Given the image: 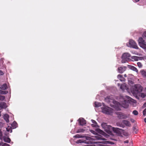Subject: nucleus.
Masks as SVG:
<instances>
[{
    "mask_svg": "<svg viewBox=\"0 0 146 146\" xmlns=\"http://www.w3.org/2000/svg\"><path fill=\"white\" fill-rule=\"evenodd\" d=\"M112 97H107L105 99V100L107 102H112L113 104H111V106L114 108L115 109L118 110H120V108L121 106L124 108H126L128 107V102L129 101H133V100L131 98L127 96H126L125 97L121 96L119 99L120 103L117 102L115 100L111 99Z\"/></svg>",
    "mask_w": 146,
    "mask_h": 146,
    "instance_id": "f257e3e1",
    "label": "nucleus"
},
{
    "mask_svg": "<svg viewBox=\"0 0 146 146\" xmlns=\"http://www.w3.org/2000/svg\"><path fill=\"white\" fill-rule=\"evenodd\" d=\"M133 90L131 91L132 94L137 99H139L138 95H140V93L142 91L143 87L140 84H137L133 86Z\"/></svg>",
    "mask_w": 146,
    "mask_h": 146,
    "instance_id": "f03ea898",
    "label": "nucleus"
},
{
    "mask_svg": "<svg viewBox=\"0 0 146 146\" xmlns=\"http://www.w3.org/2000/svg\"><path fill=\"white\" fill-rule=\"evenodd\" d=\"M101 126L104 130L109 134L112 135V131H113L115 133H117L118 129L117 128L112 127L110 125H107L106 123H103L101 124Z\"/></svg>",
    "mask_w": 146,
    "mask_h": 146,
    "instance_id": "7ed1b4c3",
    "label": "nucleus"
},
{
    "mask_svg": "<svg viewBox=\"0 0 146 146\" xmlns=\"http://www.w3.org/2000/svg\"><path fill=\"white\" fill-rule=\"evenodd\" d=\"M8 133L5 132L4 134L2 133L1 130L0 129V139L1 140H3L5 142L9 143L11 140L8 137Z\"/></svg>",
    "mask_w": 146,
    "mask_h": 146,
    "instance_id": "20e7f679",
    "label": "nucleus"
},
{
    "mask_svg": "<svg viewBox=\"0 0 146 146\" xmlns=\"http://www.w3.org/2000/svg\"><path fill=\"white\" fill-rule=\"evenodd\" d=\"M102 112L107 114H110L113 112V110L107 106H105L104 107L102 108Z\"/></svg>",
    "mask_w": 146,
    "mask_h": 146,
    "instance_id": "39448f33",
    "label": "nucleus"
},
{
    "mask_svg": "<svg viewBox=\"0 0 146 146\" xmlns=\"http://www.w3.org/2000/svg\"><path fill=\"white\" fill-rule=\"evenodd\" d=\"M127 46L130 47H132L135 49H138V47L134 41L132 40H130L129 42L126 44Z\"/></svg>",
    "mask_w": 146,
    "mask_h": 146,
    "instance_id": "423d86ee",
    "label": "nucleus"
},
{
    "mask_svg": "<svg viewBox=\"0 0 146 146\" xmlns=\"http://www.w3.org/2000/svg\"><path fill=\"white\" fill-rule=\"evenodd\" d=\"M138 43L140 46L146 50V44L144 40L141 37H140L138 40Z\"/></svg>",
    "mask_w": 146,
    "mask_h": 146,
    "instance_id": "0eeeda50",
    "label": "nucleus"
},
{
    "mask_svg": "<svg viewBox=\"0 0 146 146\" xmlns=\"http://www.w3.org/2000/svg\"><path fill=\"white\" fill-rule=\"evenodd\" d=\"M130 54L127 53H124L122 56V63H125L127 60V59L130 56Z\"/></svg>",
    "mask_w": 146,
    "mask_h": 146,
    "instance_id": "6e6552de",
    "label": "nucleus"
},
{
    "mask_svg": "<svg viewBox=\"0 0 146 146\" xmlns=\"http://www.w3.org/2000/svg\"><path fill=\"white\" fill-rule=\"evenodd\" d=\"M117 115L118 117L121 119H125L129 116V114H125L121 113H119Z\"/></svg>",
    "mask_w": 146,
    "mask_h": 146,
    "instance_id": "1a4fd4ad",
    "label": "nucleus"
},
{
    "mask_svg": "<svg viewBox=\"0 0 146 146\" xmlns=\"http://www.w3.org/2000/svg\"><path fill=\"white\" fill-rule=\"evenodd\" d=\"M117 129H118V131L117 133H116L118 135H120L122 133L124 135L127 136L129 135V133L127 132L124 131L122 129H119V128H117Z\"/></svg>",
    "mask_w": 146,
    "mask_h": 146,
    "instance_id": "9d476101",
    "label": "nucleus"
},
{
    "mask_svg": "<svg viewBox=\"0 0 146 146\" xmlns=\"http://www.w3.org/2000/svg\"><path fill=\"white\" fill-rule=\"evenodd\" d=\"M127 67L125 66H121L118 68L117 71L120 73H122L126 70Z\"/></svg>",
    "mask_w": 146,
    "mask_h": 146,
    "instance_id": "9b49d317",
    "label": "nucleus"
},
{
    "mask_svg": "<svg viewBox=\"0 0 146 146\" xmlns=\"http://www.w3.org/2000/svg\"><path fill=\"white\" fill-rule=\"evenodd\" d=\"M96 131L98 133L100 134L103 135L104 136L106 137V138H108L109 135L104 132L103 131L100 129H97L96 130Z\"/></svg>",
    "mask_w": 146,
    "mask_h": 146,
    "instance_id": "f8f14e48",
    "label": "nucleus"
},
{
    "mask_svg": "<svg viewBox=\"0 0 146 146\" xmlns=\"http://www.w3.org/2000/svg\"><path fill=\"white\" fill-rule=\"evenodd\" d=\"M7 107V105L5 102H0V110H1L3 109H5Z\"/></svg>",
    "mask_w": 146,
    "mask_h": 146,
    "instance_id": "ddd939ff",
    "label": "nucleus"
},
{
    "mask_svg": "<svg viewBox=\"0 0 146 146\" xmlns=\"http://www.w3.org/2000/svg\"><path fill=\"white\" fill-rule=\"evenodd\" d=\"M78 121L80 125H83L86 124V121L82 118H80L78 119Z\"/></svg>",
    "mask_w": 146,
    "mask_h": 146,
    "instance_id": "4468645a",
    "label": "nucleus"
},
{
    "mask_svg": "<svg viewBox=\"0 0 146 146\" xmlns=\"http://www.w3.org/2000/svg\"><path fill=\"white\" fill-rule=\"evenodd\" d=\"M127 66L128 68L136 72L137 73H138V70H137V68L134 66L130 65H128Z\"/></svg>",
    "mask_w": 146,
    "mask_h": 146,
    "instance_id": "2eb2a0df",
    "label": "nucleus"
},
{
    "mask_svg": "<svg viewBox=\"0 0 146 146\" xmlns=\"http://www.w3.org/2000/svg\"><path fill=\"white\" fill-rule=\"evenodd\" d=\"M142 57L135 56H132L131 57V59L133 60L134 61H138L139 60H141L142 59Z\"/></svg>",
    "mask_w": 146,
    "mask_h": 146,
    "instance_id": "dca6fc26",
    "label": "nucleus"
},
{
    "mask_svg": "<svg viewBox=\"0 0 146 146\" xmlns=\"http://www.w3.org/2000/svg\"><path fill=\"white\" fill-rule=\"evenodd\" d=\"M120 88L123 90H127L128 89L126 85L125 84H123L121 85L120 87Z\"/></svg>",
    "mask_w": 146,
    "mask_h": 146,
    "instance_id": "f3484780",
    "label": "nucleus"
},
{
    "mask_svg": "<svg viewBox=\"0 0 146 146\" xmlns=\"http://www.w3.org/2000/svg\"><path fill=\"white\" fill-rule=\"evenodd\" d=\"M122 123L127 126L128 127H130L131 126V124L130 122L127 120H124L123 121Z\"/></svg>",
    "mask_w": 146,
    "mask_h": 146,
    "instance_id": "a211bd4d",
    "label": "nucleus"
},
{
    "mask_svg": "<svg viewBox=\"0 0 146 146\" xmlns=\"http://www.w3.org/2000/svg\"><path fill=\"white\" fill-rule=\"evenodd\" d=\"M117 78L120 80L121 81H123L125 80V79L123 77L122 75L119 74L117 76Z\"/></svg>",
    "mask_w": 146,
    "mask_h": 146,
    "instance_id": "6ab92c4d",
    "label": "nucleus"
},
{
    "mask_svg": "<svg viewBox=\"0 0 146 146\" xmlns=\"http://www.w3.org/2000/svg\"><path fill=\"white\" fill-rule=\"evenodd\" d=\"M95 137L96 139L99 140H106V139L102 137L100 135H97L95 136Z\"/></svg>",
    "mask_w": 146,
    "mask_h": 146,
    "instance_id": "aec40b11",
    "label": "nucleus"
},
{
    "mask_svg": "<svg viewBox=\"0 0 146 146\" xmlns=\"http://www.w3.org/2000/svg\"><path fill=\"white\" fill-rule=\"evenodd\" d=\"M3 117L4 119L7 122H9V115L8 114H6L4 115Z\"/></svg>",
    "mask_w": 146,
    "mask_h": 146,
    "instance_id": "412c9836",
    "label": "nucleus"
},
{
    "mask_svg": "<svg viewBox=\"0 0 146 146\" xmlns=\"http://www.w3.org/2000/svg\"><path fill=\"white\" fill-rule=\"evenodd\" d=\"M91 121L93 123V124H92V126L93 127H96L97 126L96 122L93 120H92Z\"/></svg>",
    "mask_w": 146,
    "mask_h": 146,
    "instance_id": "4be33fe9",
    "label": "nucleus"
},
{
    "mask_svg": "<svg viewBox=\"0 0 146 146\" xmlns=\"http://www.w3.org/2000/svg\"><path fill=\"white\" fill-rule=\"evenodd\" d=\"M102 106L101 104L100 103H99L97 102H95L94 103V106L96 107H99Z\"/></svg>",
    "mask_w": 146,
    "mask_h": 146,
    "instance_id": "5701e85b",
    "label": "nucleus"
},
{
    "mask_svg": "<svg viewBox=\"0 0 146 146\" xmlns=\"http://www.w3.org/2000/svg\"><path fill=\"white\" fill-rule=\"evenodd\" d=\"M1 88L3 90H5L7 89V86L5 84H4L1 87Z\"/></svg>",
    "mask_w": 146,
    "mask_h": 146,
    "instance_id": "b1692460",
    "label": "nucleus"
},
{
    "mask_svg": "<svg viewBox=\"0 0 146 146\" xmlns=\"http://www.w3.org/2000/svg\"><path fill=\"white\" fill-rule=\"evenodd\" d=\"M17 124L15 121H14L11 124L12 127L13 129L17 127Z\"/></svg>",
    "mask_w": 146,
    "mask_h": 146,
    "instance_id": "393cba45",
    "label": "nucleus"
},
{
    "mask_svg": "<svg viewBox=\"0 0 146 146\" xmlns=\"http://www.w3.org/2000/svg\"><path fill=\"white\" fill-rule=\"evenodd\" d=\"M146 96V94L144 93H140V95H138V96L141 97L142 98H144Z\"/></svg>",
    "mask_w": 146,
    "mask_h": 146,
    "instance_id": "a878e982",
    "label": "nucleus"
},
{
    "mask_svg": "<svg viewBox=\"0 0 146 146\" xmlns=\"http://www.w3.org/2000/svg\"><path fill=\"white\" fill-rule=\"evenodd\" d=\"M140 72L143 77H146V72L145 71L143 70H141V71Z\"/></svg>",
    "mask_w": 146,
    "mask_h": 146,
    "instance_id": "bb28decb",
    "label": "nucleus"
},
{
    "mask_svg": "<svg viewBox=\"0 0 146 146\" xmlns=\"http://www.w3.org/2000/svg\"><path fill=\"white\" fill-rule=\"evenodd\" d=\"M85 137V136H83V135H80L79 134H77V135H76L74 136V137H75V138H84Z\"/></svg>",
    "mask_w": 146,
    "mask_h": 146,
    "instance_id": "cd10ccee",
    "label": "nucleus"
},
{
    "mask_svg": "<svg viewBox=\"0 0 146 146\" xmlns=\"http://www.w3.org/2000/svg\"><path fill=\"white\" fill-rule=\"evenodd\" d=\"M84 131V130L81 129H78L76 132V133H83Z\"/></svg>",
    "mask_w": 146,
    "mask_h": 146,
    "instance_id": "c85d7f7f",
    "label": "nucleus"
},
{
    "mask_svg": "<svg viewBox=\"0 0 146 146\" xmlns=\"http://www.w3.org/2000/svg\"><path fill=\"white\" fill-rule=\"evenodd\" d=\"M6 129L8 132H9L10 131V132L11 133L12 132V130H11V127L8 126L6 128Z\"/></svg>",
    "mask_w": 146,
    "mask_h": 146,
    "instance_id": "c756f323",
    "label": "nucleus"
},
{
    "mask_svg": "<svg viewBox=\"0 0 146 146\" xmlns=\"http://www.w3.org/2000/svg\"><path fill=\"white\" fill-rule=\"evenodd\" d=\"M104 143L105 144H113V143L112 142L109 141H104Z\"/></svg>",
    "mask_w": 146,
    "mask_h": 146,
    "instance_id": "7c9ffc66",
    "label": "nucleus"
},
{
    "mask_svg": "<svg viewBox=\"0 0 146 146\" xmlns=\"http://www.w3.org/2000/svg\"><path fill=\"white\" fill-rule=\"evenodd\" d=\"M117 126H120V127H124V125L122 124V123H117Z\"/></svg>",
    "mask_w": 146,
    "mask_h": 146,
    "instance_id": "2f4dec72",
    "label": "nucleus"
},
{
    "mask_svg": "<svg viewBox=\"0 0 146 146\" xmlns=\"http://www.w3.org/2000/svg\"><path fill=\"white\" fill-rule=\"evenodd\" d=\"M137 64L139 68H141L142 66V65L141 63L140 62H138L137 63Z\"/></svg>",
    "mask_w": 146,
    "mask_h": 146,
    "instance_id": "473e14b6",
    "label": "nucleus"
},
{
    "mask_svg": "<svg viewBox=\"0 0 146 146\" xmlns=\"http://www.w3.org/2000/svg\"><path fill=\"white\" fill-rule=\"evenodd\" d=\"M5 98V97L4 96H0V100L2 101Z\"/></svg>",
    "mask_w": 146,
    "mask_h": 146,
    "instance_id": "72a5a7b5",
    "label": "nucleus"
},
{
    "mask_svg": "<svg viewBox=\"0 0 146 146\" xmlns=\"http://www.w3.org/2000/svg\"><path fill=\"white\" fill-rule=\"evenodd\" d=\"M8 92L7 91H1L0 92V93L1 94H5L7 93Z\"/></svg>",
    "mask_w": 146,
    "mask_h": 146,
    "instance_id": "f704fd0d",
    "label": "nucleus"
},
{
    "mask_svg": "<svg viewBox=\"0 0 146 146\" xmlns=\"http://www.w3.org/2000/svg\"><path fill=\"white\" fill-rule=\"evenodd\" d=\"M133 113L134 115H137L138 114V112L137 111H136V110H134L133 111Z\"/></svg>",
    "mask_w": 146,
    "mask_h": 146,
    "instance_id": "c9c22d12",
    "label": "nucleus"
},
{
    "mask_svg": "<svg viewBox=\"0 0 146 146\" xmlns=\"http://www.w3.org/2000/svg\"><path fill=\"white\" fill-rule=\"evenodd\" d=\"M82 141L80 139L77 140L76 141V143H81L82 142Z\"/></svg>",
    "mask_w": 146,
    "mask_h": 146,
    "instance_id": "e433bc0d",
    "label": "nucleus"
},
{
    "mask_svg": "<svg viewBox=\"0 0 146 146\" xmlns=\"http://www.w3.org/2000/svg\"><path fill=\"white\" fill-rule=\"evenodd\" d=\"M143 114L145 116L146 115V108H145L143 111Z\"/></svg>",
    "mask_w": 146,
    "mask_h": 146,
    "instance_id": "4c0bfd02",
    "label": "nucleus"
},
{
    "mask_svg": "<svg viewBox=\"0 0 146 146\" xmlns=\"http://www.w3.org/2000/svg\"><path fill=\"white\" fill-rule=\"evenodd\" d=\"M9 145L8 144L6 143H3L2 145V146H9Z\"/></svg>",
    "mask_w": 146,
    "mask_h": 146,
    "instance_id": "58836bf2",
    "label": "nucleus"
},
{
    "mask_svg": "<svg viewBox=\"0 0 146 146\" xmlns=\"http://www.w3.org/2000/svg\"><path fill=\"white\" fill-rule=\"evenodd\" d=\"M90 132L92 133H93L94 134H96V132L92 130H90Z\"/></svg>",
    "mask_w": 146,
    "mask_h": 146,
    "instance_id": "ea45409f",
    "label": "nucleus"
},
{
    "mask_svg": "<svg viewBox=\"0 0 146 146\" xmlns=\"http://www.w3.org/2000/svg\"><path fill=\"white\" fill-rule=\"evenodd\" d=\"M4 73L1 70H0V75H2Z\"/></svg>",
    "mask_w": 146,
    "mask_h": 146,
    "instance_id": "a19ab883",
    "label": "nucleus"
},
{
    "mask_svg": "<svg viewBox=\"0 0 146 146\" xmlns=\"http://www.w3.org/2000/svg\"><path fill=\"white\" fill-rule=\"evenodd\" d=\"M129 84H133V82L130 80H129Z\"/></svg>",
    "mask_w": 146,
    "mask_h": 146,
    "instance_id": "79ce46f5",
    "label": "nucleus"
},
{
    "mask_svg": "<svg viewBox=\"0 0 146 146\" xmlns=\"http://www.w3.org/2000/svg\"><path fill=\"white\" fill-rule=\"evenodd\" d=\"M143 107L145 108L146 107V103H145L143 105Z\"/></svg>",
    "mask_w": 146,
    "mask_h": 146,
    "instance_id": "37998d69",
    "label": "nucleus"
},
{
    "mask_svg": "<svg viewBox=\"0 0 146 146\" xmlns=\"http://www.w3.org/2000/svg\"><path fill=\"white\" fill-rule=\"evenodd\" d=\"M131 121L133 123L135 121V120L134 119H131Z\"/></svg>",
    "mask_w": 146,
    "mask_h": 146,
    "instance_id": "c03bdc74",
    "label": "nucleus"
},
{
    "mask_svg": "<svg viewBox=\"0 0 146 146\" xmlns=\"http://www.w3.org/2000/svg\"><path fill=\"white\" fill-rule=\"evenodd\" d=\"M124 143H128L129 142V141L127 140L126 141H125L124 142Z\"/></svg>",
    "mask_w": 146,
    "mask_h": 146,
    "instance_id": "a18cd8bd",
    "label": "nucleus"
},
{
    "mask_svg": "<svg viewBox=\"0 0 146 146\" xmlns=\"http://www.w3.org/2000/svg\"><path fill=\"white\" fill-rule=\"evenodd\" d=\"M144 121L146 123V118H145L144 119Z\"/></svg>",
    "mask_w": 146,
    "mask_h": 146,
    "instance_id": "49530a36",
    "label": "nucleus"
},
{
    "mask_svg": "<svg viewBox=\"0 0 146 146\" xmlns=\"http://www.w3.org/2000/svg\"><path fill=\"white\" fill-rule=\"evenodd\" d=\"M139 0H135V1L136 2H138Z\"/></svg>",
    "mask_w": 146,
    "mask_h": 146,
    "instance_id": "de8ad7c7",
    "label": "nucleus"
},
{
    "mask_svg": "<svg viewBox=\"0 0 146 146\" xmlns=\"http://www.w3.org/2000/svg\"><path fill=\"white\" fill-rule=\"evenodd\" d=\"M84 146H91V145H86Z\"/></svg>",
    "mask_w": 146,
    "mask_h": 146,
    "instance_id": "09e8293b",
    "label": "nucleus"
},
{
    "mask_svg": "<svg viewBox=\"0 0 146 146\" xmlns=\"http://www.w3.org/2000/svg\"><path fill=\"white\" fill-rule=\"evenodd\" d=\"M124 77H126L127 76V75H126V74H125L124 75Z\"/></svg>",
    "mask_w": 146,
    "mask_h": 146,
    "instance_id": "8fccbe9b",
    "label": "nucleus"
},
{
    "mask_svg": "<svg viewBox=\"0 0 146 146\" xmlns=\"http://www.w3.org/2000/svg\"><path fill=\"white\" fill-rule=\"evenodd\" d=\"M118 86H120V84H118Z\"/></svg>",
    "mask_w": 146,
    "mask_h": 146,
    "instance_id": "3c124183",
    "label": "nucleus"
},
{
    "mask_svg": "<svg viewBox=\"0 0 146 146\" xmlns=\"http://www.w3.org/2000/svg\"><path fill=\"white\" fill-rule=\"evenodd\" d=\"M129 75L130 76H132V75L131 74H129Z\"/></svg>",
    "mask_w": 146,
    "mask_h": 146,
    "instance_id": "603ef678",
    "label": "nucleus"
},
{
    "mask_svg": "<svg viewBox=\"0 0 146 146\" xmlns=\"http://www.w3.org/2000/svg\"><path fill=\"white\" fill-rule=\"evenodd\" d=\"M0 123L2 124V123Z\"/></svg>",
    "mask_w": 146,
    "mask_h": 146,
    "instance_id": "864d4df0",
    "label": "nucleus"
},
{
    "mask_svg": "<svg viewBox=\"0 0 146 146\" xmlns=\"http://www.w3.org/2000/svg\"><path fill=\"white\" fill-rule=\"evenodd\" d=\"M135 129V128H134V129Z\"/></svg>",
    "mask_w": 146,
    "mask_h": 146,
    "instance_id": "5fc2aeb1",
    "label": "nucleus"
}]
</instances>
